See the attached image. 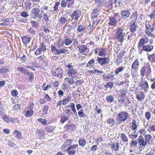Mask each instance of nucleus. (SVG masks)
<instances>
[{
    "label": "nucleus",
    "instance_id": "1",
    "mask_svg": "<svg viewBox=\"0 0 155 155\" xmlns=\"http://www.w3.org/2000/svg\"><path fill=\"white\" fill-rule=\"evenodd\" d=\"M128 33V32H126V31L121 28L117 29L115 34L114 38L121 42H123L126 36Z\"/></svg>",
    "mask_w": 155,
    "mask_h": 155
},
{
    "label": "nucleus",
    "instance_id": "2",
    "mask_svg": "<svg viewBox=\"0 0 155 155\" xmlns=\"http://www.w3.org/2000/svg\"><path fill=\"white\" fill-rule=\"evenodd\" d=\"M138 48L139 50V53L141 54L144 51L147 52L151 51L153 49L154 47L153 45H142L140 44H138Z\"/></svg>",
    "mask_w": 155,
    "mask_h": 155
},
{
    "label": "nucleus",
    "instance_id": "3",
    "mask_svg": "<svg viewBox=\"0 0 155 155\" xmlns=\"http://www.w3.org/2000/svg\"><path fill=\"white\" fill-rule=\"evenodd\" d=\"M140 61L138 59H135L132 63L131 68V74L134 77L135 74L137 73L140 66Z\"/></svg>",
    "mask_w": 155,
    "mask_h": 155
},
{
    "label": "nucleus",
    "instance_id": "4",
    "mask_svg": "<svg viewBox=\"0 0 155 155\" xmlns=\"http://www.w3.org/2000/svg\"><path fill=\"white\" fill-rule=\"evenodd\" d=\"M40 9L37 7L34 8L31 11V14L34 16V19L38 18L41 19L42 17V14L40 13Z\"/></svg>",
    "mask_w": 155,
    "mask_h": 155
},
{
    "label": "nucleus",
    "instance_id": "5",
    "mask_svg": "<svg viewBox=\"0 0 155 155\" xmlns=\"http://www.w3.org/2000/svg\"><path fill=\"white\" fill-rule=\"evenodd\" d=\"M138 143L139 148L140 151L144 149L147 143L146 142L143 138L142 136H139L137 139Z\"/></svg>",
    "mask_w": 155,
    "mask_h": 155
},
{
    "label": "nucleus",
    "instance_id": "6",
    "mask_svg": "<svg viewBox=\"0 0 155 155\" xmlns=\"http://www.w3.org/2000/svg\"><path fill=\"white\" fill-rule=\"evenodd\" d=\"M66 67L68 69L67 72L68 76L73 78H75V75L77 73V71L74 69V66L70 64H69L67 65Z\"/></svg>",
    "mask_w": 155,
    "mask_h": 155
},
{
    "label": "nucleus",
    "instance_id": "7",
    "mask_svg": "<svg viewBox=\"0 0 155 155\" xmlns=\"http://www.w3.org/2000/svg\"><path fill=\"white\" fill-rule=\"evenodd\" d=\"M129 114L125 111H121L118 114L117 118L119 121L123 122L127 120L129 116Z\"/></svg>",
    "mask_w": 155,
    "mask_h": 155
},
{
    "label": "nucleus",
    "instance_id": "8",
    "mask_svg": "<svg viewBox=\"0 0 155 155\" xmlns=\"http://www.w3.org/2000/svg\"><path fill=\"white\" fill-rule=\"evenodd\" d=\"M46 50V48L45 43H41L39 48L35 52V54L38 56L41 53L42 51H45Z\"/></svg>",
    "mask_w": 155,
    "mask_h": 155
},
{
    "label": "nucleus",
    "instance_id": "9",
    "mask_svg": "<svg viewBox=\"0 0 155 155\" xmlns=\"http://www.w3.org/2000/svg\"><path fill=\"white\" fill-rule=\"evenodd\" d=\"M63 70L61 68H56L55 71H53L52 74L53 76L60 78L63 77Z\"/></svg>",
    "mask_w": 155,
    "mask_h": 155
},
{
    "label": "nucleus",
    "instance_id": "10",
    "mask_svg": "<svg viewBox=\"0 0 155 155\" xmlns=\"http://www.w3.org/2000/svg\"><path fill=\"white\" fill-rule=\"evenodd\" d=\"M77 48H79V52L83 54L87 55L89 52V49L86 45H81Z\"/></svg>",
    "mask_w": 155,
    "mask_h": 155
},
{
    "label": "nucleus",
    "instance_id": "11",
    "mask_svg": "<svg viewBox=\"0 0 155 155\" xmlns=\"http://www.w3.org/2000/svg\"><path fill=\"white\" fill-rule=\"evenodd\" d=\"M34 104L32 102L30 103V108L31 109L30 110H26L24 111L25 116L27 117H30L32 116L33 114V111L32 109L34 107Z\"/></svg>",
    "mask_w": 155,
    "mask_h": 155
},
{
    "label": "nucleus",
    "instance_id": "12",
    "mask_svg": "<svg viewBox=\"0 0 155 155\" xmlns=\"http://www.w3.org/2000/svg\"><path fill=\"white\" fill-rule=\"evenodd\" d=\"M109 59L107 57H104L97 58V61L98 63L101 66L104 64H108L110 61Z\"/></svg>",
    "mask_w": 155,
    "mask_h": 155
},
{
    "label": "nucleus",
    "instance_id": "13",
    "mask_svg": "<svg viewBox=\"0 0 155 155\" xmlns=\"http://www.w3.org/2000/svg\"><path fill=\"white\" fill-rule=\"evenodd\" d=\"M141 88V89L144 90L145 92H147L149 88L148 82L146 80L143 81H142L141 85H140Z\"/></svg>",
    "mask_w": 155,
    "mask_h": 155
},
{
    "label": "nucleus",
    "instance_id": "14",
    "mask_svg": "<svg viewBox=\"0 0 155 155\" xmlns=\"http://www.w3.org/2000/svg\"><path fill=\"white\" fill-rule=\"evenodd\" d=\"M81 15V12L78 10L74 11L72 13L71 16L72 19H74L75 21L77 20Z\"/></svg>",
    "mask_w": 155,
    "mask_h": 155
},
{
    "label": "nucleus",
    "instance_id": "15",
    "mask_svg": "<svg viewBox=\"0 0 155 155\" xmlns=\"http://www.w3.org/2000/svg\"><path fill=\"white\" fill-rule=\"evenodd\" d=\"M121 17L124 19H126L129 18L130 14V12L128 10L122 11L121 12Z\"/></svg>",
    "mask_w": 155,
    "mask_h": 155
},
{
    "label": "nucleus",
    "instance_id": "16",
    "mask_svg": "<svg viewBox=\"0 0 155 155\" xmlns=\"http://www.w3.org/2000/svg\"><path fill=\"white\" fill-rule=\"evenodd\" d=\"M149 41V40L148 37L146 35H145L144 37H142L140 39L138 44H140L141 45H142L148 43Z\"/></svg>",
    "mask_w": 155,
    "mask_h": 155
},
{
    "label": "nucleus",
    "instance_id": "17",
    "mask_svg": "<svg viewBox=\"0 0 155 155\" xmlns=\"http://www.w3.org/2000/svg\"><path fill=\"white\" fill-rule=\"evenodd\" d=\"M102 77L105 81H112L114 78V76L111 74H105L102 75Z\"/></svg>",
    "mask_w": 155,
    "mask_h": 155
},
{
    "label": "nucleus",
    "instance_id": "18",
    "mask_svg": "<svg viewBox=\"0 0 155 155\" xmlns=\"http://www.w3.org/2000/svg\"><path fill=\"white\" fill-rule=\"evenodd\" d=\"M105 2H104L103 6H105L109 9H111L112 8V5L113 4V0H109L108 1L105 0Z\"/></svg>",
    "mask_w": 155,
    "mask_h": 155
},
{
    "label": "nucleus",
    "instance_id": "19",
    "mask_svg": "<svg viewBox=\"0 0 155 155\" xmlns=\"http://www.w3.org/2000/svg\"><path fill=\"white\" fill-rule=\"evenodd\" d=\"M120 146L119 143L117 142L113 143L111 146V148L115 151H118L119 150Z\"/></svg>",
    "mask_w": 155,
    "mask_h": 155
},
{
    "label": "nucleus",
    "instance_id": "20",
    "mask_svg": "<svg viewBox=\"0 0 155 155\" xmlns=\"http://www.w3.org/2000/svg\"><path fill=\"white\" fill-rule=\"evenodd\" d=\"M132 125L131 127H132V129L134 131V133H136L137 132L136 129L138 127L136 121L135 120H132Z\"/></svg>",
    "mask_w": 155,
    "mask_h": 155
},
{
    "label": "nucleus",
    "instance_id": "21",
    "mask_svg": "<svg viewBox=\"0 0 155 155\" xmlns=\"http://www.w3.org/2000/svg\"><path fill=\"white\" fill-rule=\"evenodd\" d=\"M31 39V38L28 37L27 35L24 36L22 38L23 42L25 45H26L27 44L29 43Z\"/></svg>",
    "mask_w": 155,
    "mask_h": 155
},
{
    "label": "nucleus",
    "instance_id": "22",
    "mask_svg": "<svg viewBox=\"0 0 155 155\" xmlns=\"http://www.w3.org/2000/svg\"><path fill=\"white\" fill-rule=\"evenodd\" d=\"M138 28L135 23H132V24L130 25V29L131 32L134 33L137 31V29Z\"/></svg>",
    "mask_w": 155,
    "mask_h": 155
},
{
    "label": "nucleus",
    "instance_id": "23",
    "mask_svg": "<svg viewBox=\"0 0 155 155\" xmlns=\"http://www.w3.org/2000/svg\"><path fill=\"white\" fill-rule=\"evenodd\" d=\"M14 134L15 135V137L16 139L19 140H21L22 139V137L21 135V134L20 131L15 130L14 131Z\"/></svg>",
    "mask_w": 155,
    "mask_h": 155
},
{
    "label": "nucleus",
    "instance_id": "24",
    "mask_svg": "<svg viewBox=\"0 0 155 155\" xmlns=\"http://www.w3.org/2000/svg\"><path fill=\"white\" fill-rule=\"evenodd\" d=\"M145 97V95L144 93L142 92H141V94H137L136 95V98L139 101H142L144 100Z\"/></svg>",
    "mask_w": 155,
    "mask_h": 155
},
{
    "label": "nucleus",
    "instance_id": "25",
    "mask_svg": "<svg viewBox=\"0 0 155 155\" xmlns=\"http://www.w3.org/2000/svg\"><path fill=\"white\" fill-rule=\"evenodd\" d=\"M96 4L99 7H102L104 5L105 0H95Z\"/></svg>",
    "mask_w": 155,
    "mask_h": 155
},
{
    "label": "nucleus",
    "instance_id": "26",
    "mask_svg": "<svg viewBox=\"0 0 155 155\" xmlns=\"http://www.w3.org/2000/svg\"><path fill=\"white\" fill-rule=\"evenodd\" d=\"M85 28L86 27L84 26L81 25L78 26L77 31L78 32L82 33L84 32Z\"/></svg>",
    "mask_w": 155,
    "mask_h": 155
},
{
    "label": "nucleus",
    "instance_id": "27",
    "mask_svg": "<svg viewBox=\"0 0 155 155\" xmlns=\"http://www.w3.org/2000/svg\"><path fill=\"white\" fill-rule=\"evenodd\" d=\"M137 13L136 12H135L132 13L130 18V19H132L133 21L132 23H135L137 20Z\"/></svg>",
    "mask_w": 155,
    "mask_h": 155
},
{
    "label": "nucleus",
    "instance_id": "28",
    "mask_svg": "<svg viewBox=\"0 0 155 155\" xmlns=\"http://www.w3.org/2000/svg\"><path fill=\"white\" fill-rule=\"evenodd\" d=\"M78 143L79 145L81 147H84L86 144V142L85 139L82 138L79 139Z\"/></svg>",
    "mask_w": 155,
    "mask_h": 155
},
{
    "label": "nucleus",
    "instance_id": "29",
    "mask_svg": "<svg viewBox=\"0 0 155 155\" xmlns=\"http://www.w3.org/2000/svg\"><path fill=\"white\" fill-rule=\"evenodd\" d=\"M99 12L97 9H94L91 15L92 19H94L96 18L97 17V16L99 15Z\"/></svg>",
    "mask_w": 155,
    "mask_h": 155
},
{
    "label": "nucleus",
    "instance_id": "30",
    "mask_svg": "<svg viewBox=\"0 0 155 155\" xmlns=\"http://www.w3.org/2000/svg\"><path fill=\"white\" fill-rule=\"evenodd\" d=\"M145 25L146 28L145 31L153 32L154 31V29L152 26L149 24H145Z\"/></svg>",
    "mask_w": 155,
    "mask_h": 155
},
{
    "label": "nucleus",
    "instance_id": "31",
    "mask_svg": "<svg viewBox=\"0 0 155 155\" xmlns=\"http://www.w3.org/2000/svg\"><path fill=\"white\" fill-rule=\"evenodd\" d=\"M109 25H114L116 23L117 21L112 17H110L109 18Z\"/></svg>",
    "mask_w": 155,
    "mask_h": 155
},
{
    "label": "nucleus",
    "instance_id": "32",
    "mask_svg": "<svg viewBox=\"0 0 155 155\" xmlns=\"http://www.w3.org/2000/svg\"><path fill=\"white\" fill-rule=\"evenodd\" d=\"M148 58L150 61L152 62H155V54H153L149 55Z\"/></svg>",
    "mask_w": 155,
    "mask_h": 155
},
{
    "label": "nucleus",
    "instance_id": "33",
    "mask_svg": "<svg viewBox=\"0 0 155 155\" xmlns=\"http://www.w3.org/2000/svg\"><path fill=\"white\" fill-rule=\"evenodd\" d=\"M68 17H67L66 18L65 17H61L59 20V21L61 24H64L65 23L67 22H68L69 21V20L67 19Z\"/></svg>",
    "mask_w": 155,
    "mask_h": 155
},
{
    "label": "nucleus",
    "instance_id": "34",
    "mask_svg": "<svg viewBox=\"0 0 155 155\" xmlns=\"http://www.w3.org/2000/svg\"><path fill=\"white\" fill-rule=\"evenodd\" d=\"M107 124H109L110 126H113L115 123V120L114 119L109 118L106 120Z\"/></svg>",
    "mask_w": 155,
    "mask_h": 155
},
{
    "label": "nucleus",
    "instance_id": "35",
    "mask_svg": "<svg viewBox=\"0 0 155 155\" xmlns=\"http://www.w3.org/2000/svg\"><path fill=\"white\" fill-rule=\"evenodd\" d=\"M69 101V97L68 96H65L62 100V104L64 105H65L67 104Z\"/></svg>",
    "mask_w": 155,
    "mask_h": 155
},
{
    "label": "nucleus",
    "instance_id": "36",
    "mask_svg": "<svg viewBox=\"0 0 155 155\" xmlns=\"http://www.w3.org/2000/svg\"><path fill=\"white\" fill-rule=\"evenodd\" d=\"M152 136L150 134L146 135L145 136V140L147 143L150 144V140Z\"/></svg>",
    "mask_w": 155,
    "mask_h": 155
},
{
    "label": "nucleus",
    "instance_id": "37",
    "mask_svg": "<svg viewBox=\"0 0 155 155\" xmlns=\"http://www.w3.org/2000/svg\"><path fill=\"white\" fill-rule=\"evenodd\" d=\"M51 48L53 53L58 55V50L56 48L54 45H51Z\"/></svg>",
    "mask_w": 155,
    "mask_h": 155
},
{
    "label": "nucleus",
    "instance_id": "38",
    "mask_svg": "<svg viewBox=\"0 0 155 155\" xmlns=\"http://www.w3.org/2000/svg\"><path fill=\"white\" fill-rule=\"evenodd\" d=\"M17 70L18 71H19L25 74H27V73L28 71L26 69L22 67H18L17 68Z\"/></svg>",
    "mask_w": 155,
    "mask_h": 155
},
{
    "label": "nucleus",
    "instance_id": "39",
    "mask_svg": "<svg viewBox=\"0 0 155 155\" xmlns=\"http://www.w3.org/2000/svg\"><path fill=\"white\" fill-rule=\"evenodd\" d=\"M64 42L66 45L68 46L72 43V40L71 39L69 38H67L65 39Z\"/></svg>",
    "mask_w": 155,
    "mask_h": 155
},
{
    "label": "nucleus",
    "instance_id": "40",
    "mask_svg": "<svg viewBox=\"0 0 155 155\" xmlns=\"http://www.w3.org/2000/svg\"><path fill=\"white\" fill-rule=\"evenodd\" d=\"M27 74L29 76V78L28 79L29 81H31L34 79V76L32 72L28 71Z\"/></svg>",
    "mask_w": 155,
    "mask_h": 155
},
{
    "label": "nucleus",
    "instance_id": "41",
    "mask_svg": "<svg viewBox=\"0 0 155 155\" xmlns=\"http://www.w3.org/2000/svg\"><path fill=\"white\" fill-rule=\"evenodd\" d=\"M32 26L34 28H38L39 26V24L38 23L35 21H30Z\"/></svg>",
    "mask_w": 155,
    "mask_h": 155
},
{
    "label": "nucleus",
    "instance_id": "42",
    "mask_svg": "<svg viewBox=\"0 0 155 155\" xmlns=\"http://www.w3.org/2000/svg\"><path fill=\"white\" fill-rule=\"evenodd\" d=\"M94 60H90L87 64V67L89 68H90L91 67H93L94 64Z\"/></svg>",
    "mask_w": 155,
    "mask_h": 155
},
{
    "label": "nucleus",
    "instance_id": "43",
    "mask_svg": "<svg viewBox=\"0 0 155 155\" xmlns=\"http://www.w3.org/2000/svg\"><path fill=\"white\" fill-rule=\"evenodd\" d=\"M128 134H129L128 136L129 137L132 139H135L137 137V135L135 134L136 133H134V132L133 134H130L129 132Z\"/></svg>",
    "mask_w": 155,
    "mask_h": 155
},
{
    "label": "nucleus",
    "instance_id": "44",
    "mask_svg": "<svg viewBox=\"0 0 155 155\" xmlns=\"http://www.w3.org/2000/svg\"><path fill=\"white\" fill-rule=\"evenodd\" d=\"M106 100L109 102H112L114 101V98L112 95H109L106 97Z\"/></svg>",
    "mask_w": 155,
    "mask_h": 155
},
{
    "label": "nucleus",
    "instance_id": "45",
    "mask_svg": "<svg viewBox=\"0 0 155 155\" xmlns=\"http://www.w3.org/2000/svg\"><path fill=\"white\" fill-rule=\"evenodd\" d=\"M66 1L68 8L71 7L74 3V0H67Z\"/></svg>",
    "mask_w": 155,
    "mask_h": 155
},
{
    "label": "nucleus",
    "instance_id": "46",
    "mask_svg": "<svg viewBox=\"0 0 155 155\" xmlns=\"http://www.w3.org/2000/svg\"><path fill=\"white\" fill-rule=\"evenodd\" d=\"M121 138L122 140L125 142H127L128 141V138L126 136V134L124 133L121 134Z\"/></svg>",
    "mask_w": 155,
    "mask_h": 155
},
{
    "label": "nucleus",
    "instance_id": "47",
    "mask_svg": "<svg viewBox=\"0 0 155 155\" xmlns=\"http://www.w3.org/2000/svg\"><path fill=\"white\" fill-rule=\"evenodd\" d=\"M66 150L68 151V153L69 155H74L76 152V150L70 149L69 147Z\"/></svg>",
    "mask_w": 155,
    "mask_h": 155
},
{
    "label": "nucleus",
    "instance_id": "48",
    "mask_svg": "<svg viewBox=\"0 0 155 155\" xmlns=\"http://www.w3.org/2000/svg\"><path fill=\"white\" fill-rule=\"evenodd\" d=\"M146 71V67L143 66L140 70V75L142 78L143 77L145 74V72Z\"/></svg>",
    "mask_w": 155,
    "mask_h": 155
},
{
    "label": "nucleus",
    "instance_id": "49",
    "mask_svg": "<svg viewBox=\"0 0 155 155\" xmlns=\"http://www.w3.org/2000/svg\"><path fill=\"white\" fill-rule=\"evenodd\" d=\"M148 16L150 17L151 19L154 21L155 19V10H154L150 15H148Z\"/></svg>",
    "mask_w": 155,
    "mask_h": 155
},
{
    "label": "nucleus",
    "instance_id": "50",
    "mask_svg": "<svg viewBox=\"0 0 155 155\" xmlns=\"http://www.w3.org/2000/svg\"><path fill=\"white\" fill-rule=\"evenodd\" d=\"M145 116L146 119L149 120L151 118V113L150 112L147 111L145 113Z\"/></svg>",
    "mask_w": 155,
    "mask_h": 155
},
{
    "label": "nucleus",
    "instance_id": "51",
    "mask_svg": "<svg viewBox=\"0 0 155 155\" xmlns=\"http://www.w3.org/2000/svg\"><path fill=\"white\" fill-rule=\"evenodd\" d=\"M124 69V68L123 67H120L117 68L115 70V74L116 75H117L120 72L122 71Z\"/></svg>",
    "mask_w": 155,
    "mask_h": 155
},
{
    "label": "nucleus",
    "instance_id": "52",
    "mask_svg": "<svg viewBox=\"0 0 155 155\" xmlns=\"http://www.w3.org/2000/svg\"><path fill=\"white\" fill-rule=\"evenodd\" d=\"M154 33V31H145V33L149 37H151L152 38H155V35H154L153 33Z\"/></svg>",
    "mask_w": 155,
    "mask_h": 155
},
{
    "label": "nucleus",
    "instance_id": "53",
    "mask_svg": "<svg viewBox=\"0 0 155 155\" xmlns=\"http://www.w3.org/2000/svg\"><path fill=\"white\" fill-rule=\"evenodd\" d=\"M113 83L112 82L110 81L107 82V83L106 84L105 87H106L107 88L110 87L111 89L113 87Z\"/></svg>",
    "mask_w": 155,
    "mask_h": 155
},
{
    "label": "nucleus",
    "instance_id": "54",
    "mask_svg": "<svg viewBox=\"0 0 155 155\" xmlns=\"http://www.w3.org/2000/svg\"><path fill=\"white\" fill-rule=\"evenodd\" d=\"M113 17L116 21H119L120 20V17L119 13L115 14Z\"/></svg>",
    "mask_w": 155,
    "mask_h": 155
},
{
    "label": "nucleus",
    "instance_id": "55",
    "mask_svg": "<svg viewBox=\"0 0 155 155\" xmlns=\"http://www.w3.org/2000/svg\"><path fill=\"white\" fill-rule=\"evenodd\" d=\"M3 120L5 122L8 123L10 121L11 119L10 118H9L8 116L5 115L2 117Z\"/></svg>",
    "mask_w": 155,
    "mask_h": 155
},
{
    "label": "nucleus",
    "instance_id": "56",
    "mask_svg": "<svg viewBox=\"0 0 155 155\" xmlns=\"http://www.w3.org/2000/svg\"><path fill=\"white\" fill-rule=\"evenodd\" d=\"M106 53V51L104 48H102L100 49L98 55L100 56H102L105 54Z\"/></svg>",
    "mask_w": 155,
    "mask_h": 155
},
{
    "label": "nucleus",
    "instance_id": "57",
    "mask_svg": "<svg viewBox=\"0 0 155 155\" xmlns=\"http://www.w3.org/2000/svg\"><path fill=\"white\" fill-rule=\"evenodd\" d=\"M48 108V106L47 105L44 106L43 108V114L46 115L47 114Z\"/></svg>",
    "mask_w": 155,
    "mask_h": 155
},
{
    "label": "nucleus",
    "instance_id": "58",
    "mask_svg": "<svg viewBox=\"0 0 155 155\" xmlns=\"http://www.w3.org/2000/svg\"><path fill=\"white\" fill-rule=\"evenodd\" d=\"M60 3L58 2H55V4L54 5V6L53 7V10L54 11H59V10L58 9V7L59 5H60Z\"/></svg>",
    "mask_w": 155,
    "mask_h": 155
},
{
    "label": "nucleus",
    "instance_id": "59",
    "mask_svg": "<svg viewBox=\"0 0 155 155\" xmlns=\"http://www.w3.org/2000/svg\"><path fill=\"white\" fill-rule=\"evenodd\" d=\"M28 32L31 34L32 35H35L36 31L34 30L32 28H30L28 29Z\"/></svg>",
    "mask_w": 155,
    "mask_h": 155
},
{
    "label": "nucleus",
    "instance_id": "60",
    "mask_svg": "<svg viewBox=\"0 0 155 155\" xmlns=\"http://www.w3.org/2000/svg\"><path fill=\"white\" fill-rule=\"evenodd\" d=\"M67 50L64 48H62L58 50V55L60 54H64L67 51Z\"/></svg>",
    "mask_w": 155,
    "mask_h": 155
},
{
    "label": "nucleus",
    "instance_id": "61",
    "mask_svg": "<svg viewBox=\"0 0 155 155\" xmlns=\"http://www.w3.org/2000/svg\"><path fill=\"white\" fill-rule=\"evenodd\" d=\"M8 71L7 68L5 67H3L0 69V73H7Z\"/></svg>",
    "mask_w": 155,
    "mask_h": 155
},
{
    "label": "nucleus",
    "instance_id": "62",
    "mask_svg": "<svg viewBox=\"0 0 155 155\" xmlns=\"http://www.w3.org/2000/svg\"><path fill=\"white\" fill-rule=\"evenodd\" d=\"M36 134L38 135V137H41L45 134V132L43 130H41L37 133Z\"/></svg>",
    "mask_w": 155,
    "mask_h": 155
},
{
    "label": "nucleus",
    "instance_id": "63",
    "mask_svg": "<svg viewBox=\"0 0 155 155\" xmlns=\"http://www.w3.org/2000/svg\"><path fill=\"white\" fill-rule=\"evenodd\" d=\"M43 17L46 21L48 22L49 21V17L46 14V13H44L43 15H42V17Z\"/></svg>",
    "mask_w": 155,
    "mask_h": 155
},
{
    "label": "nucleus",
    "instance_id": "64",
    "mask_svg": "<svg viewBox=\"0 0 155 155\" xmlns=\"http://www.w3.org/2000/svg\"><path fill=\"white\" fill-rule=\"evenodd\" d=\"M21 105L18 104H16L13 107V109L15 110L18 111L21 109Z\"/></svg>",
    "mask_w": 155,
    "mask_h": 155
}]
</instances>
